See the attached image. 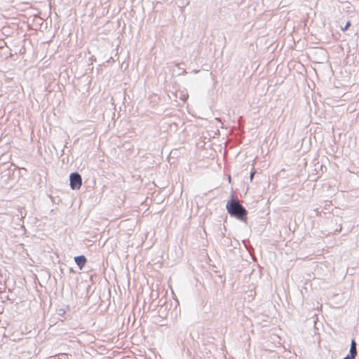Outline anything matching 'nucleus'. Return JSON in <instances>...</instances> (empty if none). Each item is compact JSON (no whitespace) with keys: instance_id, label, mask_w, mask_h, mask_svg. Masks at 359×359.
I'll return each instance as SVG.
<instances>
[{"instance_id":"1","label":"nucleus","mask_w":359,"mask_h":359,"mask_svg":"<svg viewBox=\"0 0 359 359\" xmlns=\"http://www.w3.org/2000/svg\"><path fill=\"white\" fill-rule=\"evenodd\" d=\"M228 212L238 219L244 220L246 219L247 211L240 204L237 199H231L227 202L226 205Z\"/></svg>"},{"instance_id":"2","label":"nucleus","mask_w":359,"mask_h":359,"mask_svg":"<svg viewBox=\"0 0 359 359\" xmlns=\"http://www.w3.org/2000/svg\"><path fill=\"white\" fill-rule=\"evenodd\" d=\"M70 187L72 189H79L81 187L82 180L79 174L76 172L70 175Z\"/></svg>"},{"instance_id":"3","label":"nucleus","mask_w":359,"mask_h":359,"mask_svg":"<svg viewBox=\"0 0 359 359\" xmlns=\"http://www.w3.org/2000/svg\"><path fill=\"white\" fill-rule=\"evenodd\" d=\"M74 261L78 265L79 269H82L86 263V258L83 255L74 257Z\"/></svg>"},{"instance_id":"4","label":"nucleus","mask_w":359,"mask_h":359,"mask_svg":"<svg viewBox=\"0 0 359 359\" xmlns=\"http://www.w3.org/2000/svg\"><path fill=\"white\" fill-rule=\"evenodd\" d=\"M356 355H357L356 343H355V340L353 339L351 341V348H350V355L348 356H350L351 358L354 359Z\"/></svg>"},{"instance_id":"5","label":"nucleus","mask_w":359,"mask_h":359,"mask_svg":"<svg viewBox=\"0 0 359 359\" xmlns=\"http://www.w3.org/2000/svg\"><path fill=\"white\" fill-rule=\"evenodd\" d=\"M350 25H351L350 22H348L346 23V25H345V27H344V28H342V30H343V31L346 30V29L350 27Z\"/></svg>"},{"instance_id":"6","label":"nucleus","mask_w":359,"mask_h":359,"mask_svg":"<svg viewBox=\"0 0 359 359\" xmlns=\"http://www.w3.org/2000/svg\"><path fill=\"white\" fill-rule=\"evenodd\" d=\"M343 359H353V358H352L350 356L347 355L346 358H344Z\"/></svg>"}]
</instances>
